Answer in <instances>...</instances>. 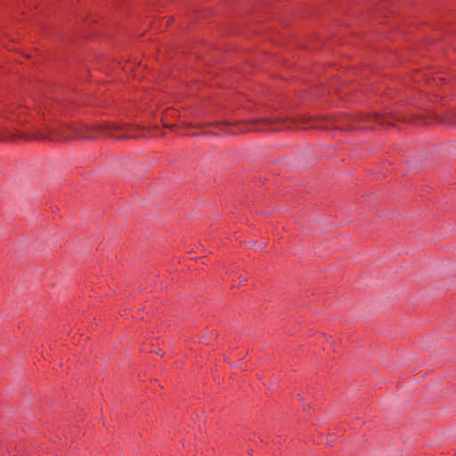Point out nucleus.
Here are the masks:
<instances>
[{"label":"nucleus","instance_id":"4","mask_svg":"<svg viewBox=\"0 0 456 456\" xmlns=\"http://www.w3.org/2000/svg\"><path fill=\"white\" fill-rule=\"evenodd\" d=\"M265 243H261V244H258V245H255V250H258L260 249L261 248L265 247Z\"/></svg>","mask_w":456,"mask_h":456},{"label":"nucleus","instance_id":"3","mask_svg":"<svg viewBox=\"0 0 456 456\" xmlns=\"http://www.w3.org/2000/svg\"><path fill=\"white\" fill-rule=\"evenodd\" d=\"M439 122L449 126H456V111L445 114L443 118H439Z\"/></svg>","mask_w":456,"mask_h":456},{"label":"nucleus","instance_id":"2","mask_svg":"<svg viewBox=\"0 0 456 456\" xmlns=\"http://www.w3.org/2000/svg\"><path fill=\"white\" fill-rule=\"evenodd\" d=\"M96 138L127 139V123L70 124L56 127L45 125L42 127H33L26 132L20 130L12 132L7 128L0 131V141L4 142H12L16 139L62 142L70 139L94 140Z\"/></svg>","mask_w":456,"mask_h":456},{"label":"nucleus","instance_id":"1","mask_svg":"<svg viewBox=\"0 0 456 456\" xmlns=\"http://www.w3.org/2000/svg\"><path fill=\"white\" fill-rule=\"evenodd\" d=\"M373 123L382 126H389L386 116L378 113L372 115L361 114L357 116L340 115L338 117H318L301 116L290 120L281 118H263L258 119H250L248 121H218L213 123H195L189 124V126L201 129L202 134H210L204 131L205 128L213 126L216 129L225 134H236L247 131H280L298 126L303 129L307 128H330L334 127L341 130L372 128ZM212 134H216L213 132Z\"/></svg>","mask_w":456,"mask_h":456}]
</instances>
